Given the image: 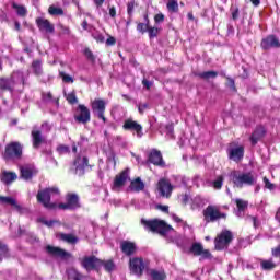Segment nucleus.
I'll list each match as a JSON object with an SVG mask.
<instances>
[{"mask_svg":"<svg viewBox=\"0 0 280 280\" xmlns=\"http://www.w3.org/2000/svg\"><path fill=\"white\" fill-rule=\"evenodd\" d=\"M148 34H149V38L152 40V38H156V36H159V33L161 32V28L156 27V26H150L148 27Z\"/></svg>","mask_w":280,"mask_h":280,"instance_id":"4c0bfd02","label":"nucleus"},{"mask_svg":"<svg viewBox=\"0 0 280 280\" xmlns=\"http://www.w3.org/2000/svg\"><path fill=\"white\" fill-rule=\"evenodd\" d=\"M2 159L7 163H10V161H21L23 159L22 143L19 141L9 142L4 148V152H2Z\"/></svg>","mask_w":280,"mask_h":280,"instance_id":"20e7f679","label":"nucleus"},{"mask_svg":"<svg viewBox=\"0 0 280 280\" xmlns=\"http://www.w3.org/2000/svg\"><path fill=\"white\" fill-rule=\"evenodd\" d=\"M0 202H1V205H11V207H14V209H16V211H19V213H21V211H23V207H21V205H19L16 202V199H14L12 197L0 196Z\"/></svg>","mask_w":280,"mask_h":280,"instance_id":"cd10ccee","label":"nucleus"},{"mask_svg":"<svg viewBox=\"0 0 280 280\" xmlns=\"http://www.w3.org/2000/svg\"><path fill=\"white\" fill-rule=\"evenodd\" d=\"M83 54L85 58H88V60H90L91 62H95V55H93V51L91 50V48H85Z\"/></svg>","mask_w":280,"mask_h":280,"instance_id":"a18cd8bd","label":"nucleus"},{"mask_svg":"<svg viewBox=\"0 0 280 280\" xmlns=\"http://www.w3.org/2000/svg\"><path fill=\"white\" fill-rule=\"evenodd\" d=\"M224 184V177L219 176L214 182H213V187L215 189H222V185Z\"/></svg>","mask_w":280,"mask_h":280,"instance_id":"49530a36","label":"nucleus"},{"mask_svg":"<svg viewBox=\"0 0 280 280\" xmlns=\"http://www.w3.org/2000/svg\"><path fill=\"white\" fill-rule=\"evenodd\" d=\"M230 180L233 183L234 187H237V189H242L244 185L247 187H253L255 183H257V177L252 172H241L233 170L229 174Z\"/></svg>","mask_w":280,"mask_h":280,"instance_id":"7ed1b4c3","label":"nucleus"},{"mask_svg":"<svg viewBox=\"0 0 280 280\" xmlns=\"http://www.w3.org/2000/svg\"><path fill=\"white\" fill-rule=\"evenodd\" d=\"M231 12H232V20L237 21V19H240V8L237 7H235L234 9L231 8Z\"/></svg>","mask_w":280,"mask_h":280,"instance_id":"603ef678","label":"nucleus"},{"mask_svg":"<svg viewBox=\"0 0 280 280\" xmlns=\"http://www.w3.org/2000/svg\"><path fill=\"white\" fill-rule=\"evenodd\" d=\"M136 5L137 4L135 3V0L127 3V14H128V16H130V18L133 16Z\"/></svg>","mask_w":280,"mask_h":280,"instance_id":"c03bdc74","label":"nucleus"},{"mask_svg":"<svg viewBox=\"0 0 280 280\" xmlns=\"http://www.w3.org/2000/svg\"><path fill=\"white\" fill-rule=\"evenodd\" d=\"M74 121H77V124H83V126H86V124L91 121V109H89V107H86L84 104H79L75 109Z\"/></svg>","mask_w":280,"mask_h":280,"instance_id":"6e6552de","label":"nucleus"},{"mask_svg":"<svg viewBox=\"0 0 280 280\" xmlns=\"http://www.w3.org/2000/svg\"><path fill=\"white\" fill-rule=\"evenodd\" d=\"M272 257H279L280 259V245L271 249Z\"/></svg>","mask_w":280,"mask_h":280,"instance_id":"bf43d9fd","label":"nucleus"},{"mask_svg":"<svg viewBox=\"0 0 280 280\" xmlns=\"http://www.w3.org/2000/svg\"><path fill=\"white\" fill-rule=\"evenodd\" d=\"M141 224L144 226L145 231H150L151 233H158L161 237H167V233L174 231V228L165 220L161 219H153V220H145L141 219Z\"/></svg>","mask_w":280,"mask_h":280,"instance_id":"f03ea898","label":"nucleus"},{"mask_svg":"<svg viewBox=\"0 0 280 280\" xmlns=\"http://www.w3.org/2000/svg\"><path fill=\"white\" fill-rule=\"evenodd\" d=\"M189 253H191V255L195 257H202L203 259L211 258V252H209V249H205L200 243H192L189 248Z\"/></svg>","mask_w":280,"mask_h":280,"instance_id":"a211bd4d","label":"nucleus"},{"mask_svg":"<svg viewBox=\"0 0 280 280\" xmlns=\"http://www.w3.org/2000/svg\"><path fill=\"white\" fill-rule=\"evenodd\" d=\"M142 85L145 86L148 91L152 89V82L148 81V79L142 80Z\"/></svg>","mask_w":280,"mask_h":280,"instance_id":"0e129e2a","label":"nucleus"},{"mask_svg":"<svg viewBox=\"0 0 280 280\" xmlns=\"http://www.w3.org/2000/svg\"><path fill=\"white\" fill-rule=\"evenodd\" d=\"M107 47H113L115 45H117V39L113 36H109L106 42H105Z\"/></svg>","mask_w":280,"mask_h":280,"instance_id":"5fc2aeb1","label":"nucleus"},{"mask_svg":"<svg viewBox=\"0 0 280 280\" xmlns=\"http://www.w3.org/2000/svg\"><path fill=\"white\" fill-rule=\"evenodd\" d=\"M260 267H261V270L270 271V270H275V268H277V264H275L272 258H270L268 260H261Z\"/></svg>","mask_w":280,"mask_h":280,"instance_id":"473e14b6","label":"nucleus"},{"mask_svg":"<svg viewBox=\"0 0 280 280\" xmlns=\"http://www.w3.org/2000/svg\"><path fill=\"white\" fill-rule=\"evenodd\" d=\"M122 130L129 131V132H136L137 137L141 139L143 137V126L139 124L136 120H132V118L126 119L122 125Z\"/></svg>","mask_w":280,"mask_h":280,"instance_id":"2eb2a0df","label":"nucleus"},{"mask_svg":"<svg viewBox=\"0 0 280 280\" xmlns=\"http://www.w3.org/2000/svg\"><path fill=\"white\" fill-rule=\"evenodd\" d=\"M120 250L126 257H132L137 253V244L131 241H122L120 243Z\"/></svg>","mask_w":280,"mask_h":280,"instance_id":"412c9836","label":"nucleus"},{"mask_svg":"<svg viewBox=\"0 0 280 280\" xmlns=\"http://www.w3.org/2000/svg\"><path fill=\"white\" fill-rule=\"evenodd\" d=\"M195 75L197 78H200L201 80H215V78H218V71L209 70V71L195 73Z\"/></svg>","mask_w":280,"mask_h":280,"instance_id":"c756f323","label":"nucleus"},{"mask_svg":"<svg viewBox=\"0 0 280 280\" xmlns=\"http://www.w3.org/2000/svg\"><path fill=\"white\" fill-rule=\"evenodd\" d=\"M149 27H150V24H147L143 22L137 23V32H139L140 34H145V32H148Z\"/></svg>","mask_w":280,"mask_h":280,"instance_id":"37998d69","label":"nucleus"},{"mask_svg":"<svg viewBox=\"0 0 280 280\" xmlns=\"http://www.w3.org/2000/svg\"><path fill=\"white\" fill-rule=\"evenodd\" d=\"M165 21V15L163 13H158L154 15V23L159 25V23H163Z\"/></svg>","mask_w":280,"mask_h":280,"instance_id":"3c124183","label":"nucleus"},{"mask_svg":"<svg viewBox=\"0 0 280 280\" xmlns=\"http://www.w3.org/2000/svg\"><path fill=\"white\" fill-rule=\"evenodd\" d=\"M102 266H104L106 272H113L115 270V262L113 259L102 260Z\"/></svg>","mask_w":280,"mask_h":280,"instance_id":"58836bf2","label":"nucleus"},{"mask_svg":"<svg viewBox=\"0 0 280 280\" xmlns=\"http://www.w3.org/2000/svg\"><path fill=\"white\" fill-rule=\"evenodd\" d=\"M48 14H50V16H65V10H62V8L50 5L48 8Z\"/></svg>","mask_w":280,"mask_h":280,"instance_id":"72a5a7b5","label":"nucleus"},{"mask_svg":"<svg viewBox=\"0 0 280 280\" xmlns=\"http://www.w3.org/2000/svg\"><path fill=\"white\" fill-rule=\"evenodd\" d=\"M31 67L35 75L37 77L43 75V61L40 59L33 60Z\"/></svg>","mask_w":280,"mask_h":280,"instance_id":"2f4dec72","label":"nucleus"},{"mask_svg":"<svg viewBox=\"0 0 280 280\" xmlns=\"http://www.w3.org/2000/svg\"><path fill=\"white\" fill-rule=\"evenodd\" d=\"M81 266L86 270V272H91V270H95V272H100V268L102 266V259L96 256H85L81 259Z\"/></svg>","mask_w":280,"mask_h":280,"instance_id":"1a4fd4ad","label":"nucleus"},{"mask_svg":"<svg viewBox=\"0 0 280 280\" xmlns=\"http://www.w3.org/2000/svg\"><path fill=\"white\" fill-rule=\"evenodd\" d=\"M235 202L238 211H246V209H248V201H244L243 199H236Z\"/></svg>","mask_w":280,"mask_h":280,"instance_id":"a19ab883","label":"nucleus"},{"mask_svg":"<svg viewBox=\"0 0 280 280\" xmlns=\"http://www.w3.org/2000/svg\"><path fill=\"white\" fill-rule=\"evenodd\" d=\"M32 141H33V148L35 150H38L43 143H45V138L43 137V131L39 129H33L31 132Z\"/></svg>","mask_w":280,"mask_h":280,"instance_id":"5701e85b","label":"nucleus"},{"mask_svg":"<svg viewBox=\"0 0 280 280\" xmlns=\"http://www.w3.org/2000/svg\"><path fill=\"white\" fill-rule=\"evenodd\" d=\"M59 77L61 78L62 82L66 84H73L74 80L73 77L66 74L65 72H59Z\"/></svg>","mask_w":280,"mask_h":280,"instance_id":"79ce46f5","label":"nucleus"},{"mask_svg":"<svg viewBox=\"0 0 280 280\" xmlns=\"http://www.w3.org/2000/svg\"><path fill=\"white\" fill-rule=\"evenodd\" d=\"M225 86L232 91V93H237V86L235 85V79L231 77H225Z\"/></svg>","mask_w":280,"mask_h":280,"instance_id":"e433bc0d","label":"nucleus"},{"mask_svg":"<svg viewBox=\"0 0 280 280\" xmlns=\"http://www.w3.org/2000/svg\"><path fill=\"white\" fill-rule=\"evenodd\" d=\"M46 253L50 255V257H58L59 259L71 258V253L65 250L63 248L56 247L54 245H47Z\"/></svg>","mask_w":280,"mask_h":280,"instance_id":"f3484780","label":"nucleus"},{"mask_svg":"<svg viewBox=\"0 0 280 280\" xmlns=\"http://www.w3.org/2000/svg\"><path fill=\"white\" fill-rule=\"evenodd\" d=\"M129 270L137 277H143V270H145V262L142 257H133L129 259Z\"/></svg>","mask_w":280,"mask_h":280,"instance_id":"f8f14e48","label":"nucleus"},{"mask_svg":"<svg viewBox=\"0 0 280 280\" xmlns=\"http://www.w3.org/2000/svg\"><path fill=\"white\" fill-rule=\"evenodd\" d=\"M130 179V170L125 168L119 174H117L114 178L112 190L119 191L121 187H126V183Z\"/></svg>","mask_w":280,"mask_h":280,"instance_id":"9b49d317","label":"nucleus"},{"mask_svg":"<svg viewBox=\"0 0 280 280\" xmlns=\"http://www.w3.org/2000/svg\"><path fill=\"white\" fill-rule=\"evenodd\" d=\"M148 108H150L149 103H140L138 105V112H139L140 115H143V113H145V110H148Z\"/></svg>","mask_w":280,"mask_h":280,"instance_id":"09e8293b","label":"nucleus"},{"mask_svg":"<svg viewBox=\"0 0 280 280\" xmlns=\"http://www.w3.org/2000/svg\"><path fill=\"white\" fill-rule=\"evenodd\" d=\"M129 189L130 191H136V194H139L140 191H143V189H145V183L141 180V177H136L133 180L130 182Z\"/></svg>","mask_w":280,"mask_h":280,"instance_id":"a878e982","label":"nucleus"},{"mask_svg":"<svg viewBox=\"0 0 280 280\" xmlns=\"http://www.w3.org/2000/svg\"><path fill=\"white\" fill-rule=\"evenodd\" d=\"M58 152H61V154H69L70 149L69 147L65 145V144H61L57 148Z\"/></svg>","mask_w":280,"mask_h":280,"instance_id":"6e6d98bb","label":"nucleus"},{"mask_svg":"<svg viewBox=\"0 0 280 280\" xmlns=\"http://www.w3.org/2000/svg\"><path fill=\"white\" fill-rule=\"evenodd\" d=\"M202 215L206 224H211L220 220H226L228 218L226 212H222V210H220V206L218 205H209L206 209H203Z\"/></svg>","mask_w":280,"mask_h":280,"instance_id":"39448f33","label":"nucleus"},{"mask_svg":"<svg viewBox=\"0 0 280 280\" xmlns=\"http://www.w3.org/2000/svg\"><path fill=\"white\" fill-rule=\"evenodd\" d=\"M57 240H60L61 242H66L67 244L75 245L78 242H80V238L75 236L74 234H66L62 232H58L56 234Z\"/></svg>","mask_w":280,"mask_h":280,"instance_id":"393cba45","label":"nucleus"},{"mask_svg":"<svg viewBox=\"0 0 280 280\" xmlns=\"http://www.w3.org/2000/svg\"><path fill=\"white\" fill-rule=\"evenodd\" d=\"M156 189L161 198H172V191H174V185L170 179L163 177L156 184Z\"/></svg>","mask_w":280,"mask_h":280,"instance_id":"9d476101","label":"nucleus"},{"mask_svg":"<svg viewBox=\"0 0 280 280\" xmlns=\"http://www.w3.org/2000/svg\"><path fill=\"white\" fill-rule=\"evenodd\" d=\"M12 8L13 10H16L18 16H27V9L24 5L13 2Z\"/></svg>","mask_w":280,"mask_h":280,"instance_id":"f704fd0d","label":"nucleus"},{"mask_svg":"<svg viewBox=\"0 0 280 280\" xmlns=\"http://www.w3.org/2000/svg\"><path fill=\"white\" fill-rule=\"evenodd\" d=\"M14 77L5 78L1 77L0 78V91H14Z\"/></svg>","mask_w":280,"mask_h":280,"instance_id":"b1692460","label":"nucleus"},{"mask_svg":"<svg viewBox=\"0 0 280 280\" xmlns=\"http://www.w3.org/2000/svg\"><path fill=\"white\" fill-rule=\"evenodd\" d=\"M43 100H44V102H51L54 100V94H51V92H48L46 94L44 93Z\"/></svg>","mask_w":280,"mask_h":280,"instance_id":"13d9d810","label":"nucleus"},{"mask_svg":"<svg viewBox=\"0 0 280 280\" xmlns=\"http://www.w3.org/2000/svg\"><path fill=\"white\" fill-rule=\"evenodd\" d=\"M167 135H174V122L165 126Z\"/></svg>","mask_w":280,"mask_h":280,"instance_id":"e2e57ef3","label":"nucleus"},{"mask_svg":"<svg viewBox=\"0 0 280 280\" xmlns=\"http://www.w3.org/2000/svg\"><path fill=\"white\" fill-rule=\"evenodd\" d=\"M35 23L39 32H45V34H54L56 32V26L49 20L45 18H37Z\"/></svg>","mask_w":280,"mask_h":280,"instance_id":"dca6fc26","label":"nucleus"},{"mask_svg":"<svg viewBox=\"0 0 280 280\" xmlns=\"http://www.w3.org/2000/svg\"><path fill=\"white\" fill-rule=\"evenodd\" d=\"M109 16L112 19H115V16H117V9L115 7L109 8Z\"/></svg>","mask_w":280,"mask_h":280,"instance_id":"69168bd1","label":"nucleus"},{"mask_svg":"<svg viewBox=\"0 0 280 280\" xmlns=\"http://www.w3.org/2000/svg\"><path fill=\"white\" fill-rule=\"evenodd\" d=\"M231 242H233V232L229 230H223L214 238V248L215 250H224V248H229Z\"/></svg>","mask_w":280,"mask_h":280,"instance_id":"0eeeda50","label":"nucleus"},{"mask_svg":"<svg viewBox=\"0 0 280 280\" xmlns=\"http://www.w3.org/2000/svg\"><path fill=\"white\" fill-rule=\"evenodd\" d=\"M149 275H150L152 280H165V279H167V273H165V270L150 269Z\"/></svg>","mask_w":280,"mask_h":280,"instance_id":"7c9ffc66","label":"nucleus"},{"mask_svg":"<svg viewBox=\"0 0 280 280\" xmlns=\"http://www.w3.org/2000/svg\"><path fill=\"white\" fill-rule=\"evenodd\" d=\"M0 253L3 255V257H8L10 249L8 248V245L3 244V242L0 241Z\"/></svg>","mask_w":280,"mask_h":280,"instance_id":"de8ad7c7","label":"nucleus"},{"mask_svg":"<svg viewBox=\"0 0 280 280\" xmlns=\"http://www.w3.org/2000/svg\"><path fill=\"white\" fill-rule=\"evenodd\" d=\"M262 180L265 183L266 189H270V191L275 189V184L270 183V179H268V177H264Z\"/></svg>","mask_w":280,"mask_h":280,"instance_id":"864d4df0","label":"nucleus"},{"mask_svg":"<svg viewBox=\"0 0 280 280\" xmlns=\"http://www.w3.org/2000/svg\"><path fill=\"white\" fill-rule=\"evenodd\" d=\"M148 161L149 163H151L152 165H155L156 167H165V161H163V154L161 153V151L156 149L151 150L148 156Z\"/></svg>","mask_w":280,"mask_h":280,"instance_id":"aec40b11","label":"nucleus"},{"mask_svg":"<svg viewBox=\"0 0 280 280\" xmlns=\"http://www.w3.org/2000/svg\"><path fill=\"white\" fill-rule=\"evenodd\" d=\"M166 8L168 10V12L173 13V14H176L179 10L178 8V1L176 0H170L167 3H166Z\"/></svg>","mask_w":280,"mask_h":280,"instance_id":"c9c22d12","label":"nucleus"},{"mask_svg":"<svg viewBox=\"0 0 280 280\" xmlns=\"http://www.w3.org/2000/svg\"><path fill=\"white\" fill-rule=\"evenodd\" d=\"M16 178L18 176H16V173L14 172H8V171L2 172L1 182L4 183V185H10L11 183H14Z\"/></svg>","mask_w":280,"mask_h":280,"instance_id":"c85d7f7f","label":"nucleus"},{"mask_svg":"<svg viewBox=\"0 0 280 280\" xmlns=\"http://www.w3.org/2000/svg\"><path fill=\"white\" fill-rule=\"evenodd\" d=\"M249 218L253 222L254 229H259V221L257 220V217H249Z\"/></svg>","mask_w":280,"mask_h":280,"instance_id":"338daca9","label":"nucleus"},{"mask_svg":"<svg viewBox=\"0 0 280 280\" xmlns=\"http://www.w3.org/2000/svg\"><path fill=\"white\" fill-rule=\"evenodd\" d=\"M57 222L58 221H56V220H50V221L42 220V224H45V226H48V228L54 226L55 224H57Z\"/></svg>","mask_w":280,"mask_h":280,"instance_id":"680f3d73","label":"nucleus"},{"mask_svg":"<svg viewBox=\"0 0 280 280\" xmlns=\"http://www.w3.org/2000/svg\"><path fill=\"white\" fill-rule=\"evenodd\" d=\"M82 279H84V275H82L81 272H75L74 275H73V280H82Z\"/></svg>","mask_w":280,"mask_h":280,"instance_id":"774afa93","label":"nucleus"},{"mask_svg":"<svg viewBox=\"0 0 280 280\" xmlns=\"http://www.w3.org/2000/svg\"><path fill=\"white\" fill-rule=\"evenodd\" d=\"M226 152L230 161H234V163H242L244 161V145L229 147Z\"/></svg>","mask_w":280,"mask_h":280,"instance_id":"4468645a","label":"nucleus"},{"mask_svg":"<svg viewBox=\"0 0 280 280\" xmlns=\"http://www.w3.org/2000/svg\"><path fill=\"white\" fill-rule=\"evenodd\" d=\"M20 174H21V178H23L24 180H32L35 174H38V171L31 167H21Z\"/></svg>","mask_w":280,"mask_h":280,"instance_id":"bb28decb","label":"nucleus"},{"mask_svg":"<svg viewBox=\"0 0 280 280\" xmlns=\"http://www.w3.org/2000/svg\"><path fill=\"white\" fill-rule=\"evenodd\" d=\"M91 110L94 117L97 119H102L103 124H106L108 119H106V101L102 98H95L90 102Z\"/></svg>","mask_w":280,"mask_h":280,"instance_id":"423d86ee","label":"nucleus"},{"mask_svg":"<svg viewBox=\"0 0 280 280\" xmlns=\"http://www.w3.org/2000/svg\"><path fill=\"white\" fill-rule=\"evenodd\" d=\"M264 137H266V128L264 126H257L253 131L249 141L252 145H255L256 143H259Z\"/></svg>","mask_w":280,"mask_h":280,"instance_id":"4be33fe9","label":"nucleus"},{"mask_svg":"<svg viewBox=\"0 0 280 280\" xmlns=\"http://www.w3.org/2000/svg\"><path fill=\"white\" fill-rule=\"evenodd\" d=\"M66 100L68 104H71V106H73L74 104H78V96L75 95L74 91L68 93V95L66 96Z\"/></svg>","mask_w":280,"mask_h":280,"instance_id":"ea45409f","label":"nucleus"},{"mask_svg":"<svg viewBox=\"0 0 280 280\" xmlns=\"http://www.w3.org/2000/svg\"><path fill=\"white\" fill-rule=\"evenodd\" d=\"M260 47L264 51H268L270 49H280L279 37H277L275 34L267 35L261 39Z\"/></svg>","mask_w":280,"mask_h":280,"instance_id":"ddd939ff","label":"nucleus"},{"mask_svg":"<svg viewBox=\"0 0 280 280\" xmlns=\"http://www.w3.org/2000/svg\"><path fill=\"white\" fill-rule=\"evenodd\" d=\"M73 165L75 167V172H79L80 176H84L86 167H91L89 164V158L82 155H77Z\"/></svg>","mask_w":280,"mask_h":280,"instance_id":"6ab92c4d","label":"nucleus"},{"mask_svg":"<svg viewBox=\"0 0 280 280\" xmlns=\"http://www.w3.org/2000/svg\"><path fill=\"white\" fill-rule=\"evenodd\" d=\"M52 196H60V189H58V187H48L38 190L36 195L37 202L48 211H56V209H61L62 211H75V209H80L81 207L80 196L75 192H68L66 195V203L51 202Z\"/></svg>","mask_w":280,"mask_h":280,"instance_id":"f257e3e1","label":"nucleus"},{"mask_svg":"<svg viewBox=\"0 0 280 280\" xmlns=\"http://www.w3.org/2000/svg\"><path fill=\"white\" fill-rule=\"evenodd\" d=\"M94 40H96V43H105L106 38L102 35V34H96L93 35Z\"/></svg>","mask_w":280,"mask_h":280,"instance_id":"052dcab7","label":"nucleus"},{"mask_svg":"<svg viewBox=\"0 0 280 280\" xmlns=\"http://www.w3.org/2000/svg\"><path fill=\"white\" fill-rule=\"evenodd\" d=\"M59 28H60V34H62L63 36H69L71 34V28H69V26H65L60 24Z\"/></svg>","mask_w":280,"mask_h":280,"instance_id":"8fccbe9b","label":"nucleus"},{"mask_svg":"<svg viewBox=\"0 0 280 280\" xmlns=\"http://www.w3.org/2000/svg\"><path fill=\"white\" fill-rule=\"evenodd\" d=\"M155 208L163 213H170V206L156 205Z\"/></svg>","mask_w":280,"mask_h":280,"instance_id":"4d7b16f0","label":"nucleus"}]
</instances>
